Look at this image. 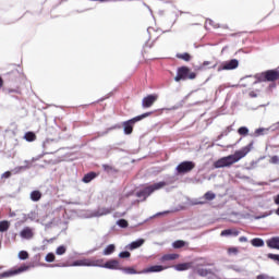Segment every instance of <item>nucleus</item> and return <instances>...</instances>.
I'll return each mask as SVG.
<instances>
[{
  "instance_id": "38",
  "label": "nucleus",
  "mask_w": 279,
  "mask_h": 279,
  "mask_svg": "<svg viewBox=\"0 0 279 279\" xmlns=\"http://www.w3.org/2000/svg\"><path fill=\"white\" fill-rule=\"evenodd\" d=\"M120 258H130L131 257V253L130 252H122L119 254Z\"/></svg>"
},
{
  "instance_id": "28",
  "label": "nucleus",
  "mask_w": 279,
  "mask_h": 279,
  "mask_svg": "<svg viewBox=\"0 0 279 279\" xmlns=\"http://www.w3.org/2000/svg\"><path fill=\"white\" fill-rule=\"evenodd\" d=\"M216 198V194L213 192H207L204 194V199L207 202H211Z\"/></svg>"
},
{
  "instance_id": "29",
  "label": "nucleus",
  "mask_w": 279,
  "mask_h": 279,
  "mask_svg": "<svg viewBox=\"0 0 279 279\" xmlns=\"http://www.w3.org/2000/svg\"><path fill=\"white\" fill-rule=\"evenodd\" d=\"M117 225L122 228V229H126L129 228V221L126 219H120L118 220Z\"/></svg>"
},
{
  "instance_id": "21",
  "label": "nucleus",
  "mask_w": 279,
  "mask_h": 279,
  "mask_svg": "<svg viewBox=\"0 0 279 279\" xmlns=\"http://www.w3.org/2000/svg\"><path fill=\"white\" fill-rule=\"evenodd\" d=\"M36 138H37V135L33 132H28V133L24 134V140H26V142L32 143V142H35Z\"/></svg>"
},
{
  "instance_id": "42",
  "label": "nucleus",
  "mask_w": 279,
  "mask_h": 279,
  "mask_svg": "<svg viewBox=\"0 0 279 279\" xmlns=\"http://www.w3.org/2000/svg\"><path fill=\"white\" fill-rule=\"evenodd\" d=\"M239 133H240L241 135H245V126L240 128V129H239Z\"/></svg>"
},
{
  "instance_id": "16",
  "label": "nucleus",
  "mask_w": 279,
  "mask_h": 279,
  "mask_svg": "<svg viewBox=\"0 0 279 279\" xmlns=\"http://www.w3.org/2000/svg\"><path fill=\"white\" fill-rule=\"evenodd\" d=\"M111 213H112V209H111V208L101 207V208H98V209H97L96 216H97V217H102V216L110 215Z\"/></svg>"
},
{
  "instance_id": "54",
  "label": "nucleus",
  "mask_w": 279,
  "mask_h": 279,
  "mask_svg": "<svg viewBox=\"0 0 279 279\" xmlns=\"http://www.w3.org/2000/svg\"><path fill=\"white\" fill-rule=\"evenodd\" d=\"M217 66V64H214V66H211V68H216Z\"/></svg>"
},
{
  "instance_id": "23",
  "label": "nucleus",
  "mask_w": 279,
  "mask_h": 279,
  "mask_svg": "<svg viewBox=\"0 0 279 279\" xmlns=\"http://www.w3.org/2000/svg\"><path fill=\"white\" fill-rule=\"evenodd\" d=\"M10 222L8 220L0 221V232H8Z\"/></svg>"
},
{
  "instance_id": "33",
  "label": "nucleus",
  "mask_w": 279,
  "mask_h": 279,
  "mask_svg": "<svg viewBox=\"0 0 279 279\" xmlns=\"http://www.w3.org/2000/svg\"><path fill=\"white\" fill-rule=\"evenodd\" d=\"M65 253H66V247L63 246V245L59 246V247L57 248V251H56V254H57V255H63V254H65Z\"/></svg>"
},
{
  "instance_id": "31",
  "label": "nucleus",
  "mask_w": 279,
  "mask_h": 279,
  "mask_svg": "<svg viewBox=\"0 0 279 279\" xmlns=\"http://www.w3.org/2000/svg\"><path fill=\"white\" fill-rule=\"evenodd\" d=\"M270 165H279V156L275 155L269 158Z\"/></svg>"
},
{
  "instance_id": "14",
  "label": "nucleus",
  "mask_w": 279,
  "mask_h": 279,
  "mask_svg": "<svg viewBox=\"0 0 279 279\" xmlns=\"http://www.w3.org/2000/svg\"><path fill=\"white\" fill-rule=\"evenodd\" d=\"M168 269V266H150L148 268H145L143 270L144 274H150V272H161L163 270Z\"/></svg>"
},
{
  "instance_id": "41",
  "label": "nucleus",
  "mask_w": 279,
  "mask_h": 279,
  "mask_svg": "<svg viewBox=\"0 0 279 279\" xmlns=\"http://www.w3.org/2000/svg\"><path fill=\"white\" fill-rule=\"evenodd\" d=\"M229 254H236L238 250L235 247H231L228 250Z\"/></svg>"
},
{
  "instance_id": "25",
  "label": "nucleus",
  "mask_w": 279,
  "mask_h": 279,
  "mask_svg": "<svg viewBox=\"0 0 279 279\" xmlns=\"http://www.w3.org/2000/svg\"><path fill=\"white\" fill-rule=\"evenodd\" d=\"M186 245H187V243L184 242L183 240H178V241L173 242L172 247L178 250V248H182Z\"/></svg>"
},
{
  "instance_id": "39",
  "label": "nucleus",
  "mask_w": 279,
  "mask_h": 279,
  "mask_svg": "<svg viewBox=\"0 0 279 279\" xmlns=\"http://www.w3.org/2000/svg\"><path fill=\"white\" fill-rule=\"evenodd\" d=\"M256 279H274L272 277L265 275V274H260L256 277Z\"/></svg>"
},
{
  "instance_id": "20",
  "label": "nucleus",
  "mask_w": 279,
  "mask_h": 279,
  "mask_svg": "<svg viewBox=\"0 0 279 279\" xmlns=\"http://www.w3.org/2000/svg\"><path fill=\"white\" fill-rule=\"evenodd\" d=\"M252 245L255 246V247H262L265 245V242L263 239H259V238H255L251 241Z\"/></svg>"
},
{
  "instance_id": "27",
  "label": "nucleus",
  "mask_w": 279,
  "mask_h": 279,
  "mask_svg": "<svg viewBox=\"0 0 279 279\" xmlns=\"http://www.w3.org/2000/svg\"><path fill=\"white\" fill-rule=\"evenodd\" d=\"M116 251V246L113 244L108 245L105 251H104V255L108 256L111 255L113 252Z\"/></svg>"
},
{
  "instance_id": "48",
  "label": "nucleus",
  "mask_w": 279,
  "mask_h": 279,
  "mask_svg": "<svg viewBox=\"0 0 279 279\" xmlns=\"http://www.w3.org/2000/svg\"><path fill=\"white\" fill-rule=\"evenodd\" d=\"M90 1L108 2V1H117V0H90Z\"/></svg>"
},
{
  "instance_id": "50",
  "label": "nucleus",
  "mask_w": 279,
  "mask_h": 279,
  "mask_svg": "<svg viewBox=\"0 0 279 279\" xmlns=\"http://www.w3.org/2000/svg\"><path fill=\"white\" fill-rule=\"evenodd\" d=\"M251 151V146H246V154Z\"/></svg>"
},
{
  "instance_id": "26",
  "label": "nucleus",
  "mask_w": 279,
  "mask_h": 279,
  "mask_svg": "<svg viewBox=\"0 0 279 279\" xmlns=\"http://www.w3.org/2000/svg\"><path fill=\"white\" fill-rule=\"evenodd\" d=\"M41 193L39 191H34L31 194V198L33 202H39V199L41 198Z\"/></svg>"
},
{
  "instance_id": "8",
  "label": "nucleus",
  "mask_w": 279,
  "mask_h": 279,
  "mask_svg": "<svg viewBox=\"0 0 279 279\" xmlns=\"http://www.w3.org/2000/svg\"><path fill=\"white\" fill-rule=\"evenodd\" d=\"M196 168L195 162L193 161H183L178 165L177 167V172L179 174H184V173H191Z\"/></svg>"
},
{
  "instance_id": "10",
  "label": "nucleus",
  "mask_w": 279,
  "mask_h": 279,
  "mask_svg": "<svg viewBox=\"0 0 279 279\" xmlns=\"http://www.w3.org/2000/svg\"><path fill=\"white\" fill-rule=\"evenodd\" d=\"M157 99H158L157 94H150L143 98L142 106L144 108H151V106H154V104L157 101Z\"/></svg>"
},
{
  "instance_id": "24",
  "label": "nucleus",
  "mask_w": 279,
  "mask_h": 279,
  "mask_svg": "<svg viewBox=\"0 0 279 279\" xmlns=\"http://www.w3.org/2000/svg\"><path fill=\"white\" fill-rule=\"evenodd\" d=\"M239 234V231L233 230V229H226L221 232L222 236H228V235H234L236 236Z\"/></svg>"
},
{
  "instance_id": "12",
  "label": "nucleus",
  "mask_w": 279,
  "mask_h": 279,
  "mask_svg": "<svg viewBox=\"0 0 279 279\" xmlns=\"http://www.w3.org/2000/svg\"><path fill=\"white\" fill-rule=\"evenodd\" d=\"M195 266V262H186L184 264H177V266H174L177 271H186L190 269H194Z\"/></svg>"
},
{
  "instance_id": "15",
  "label": "nucleus",
  "mask_w": 279,
  "mask_h": 279,
  "mask_svg": "<svg viewBox=\"0 0 279 279\" xmlns=\"http://www.w3.org/2000/svg\"><path fill=\"white\" fill-rule=\"evenodd\" d=\"M266 244L269 248L279 250V236L270 238L266 241Z\"/></svg>"
},
{
  "instance_id": "36",
  "label": "nucleus",
  "mask_w": 279,
  "mask_h": 279,
  "mask_svg": "<svg viewBox=\"0 0 279 279\" xmlns=\"http://www.w3.org/2000/svg\"><path fill=\"white\" fill-rule=\"evenodd\" d=\"M267 258L279 263V255H276V254H267Z\"/></svg>"
},
{
  "instance_id": "55",
  "label": "nucleus",
  "mask_w": 279,
  "mask_h": 279,
  "mask_svg": "<svg viewBox=\"0 0 279 279\" xmlns=\"http://www.w3.org/2000/svg\"><path fill=\"white\" fill-rule=\"evenodd\" d=\"M201 205H204L205 203H199Z\"/></svg>"
},
{
  "instance_id": "30",
  "label": "nucleus",
  "mask_w": 279,
  "mask_h": 279,
  "mask_svg": "<svg viewBox=\"0 0 279 279\" xmlns=\"http://www.w3.org/2000/svg\"><path fill=\"white\" fill-rule=\"evenodd\" d=\"M123 271L128 275H136L137 274L136 269L133 267H125V268H123Z\"/></svg>"
},
{
  "instance_id": "11",
  "label": "nucleus",
  "mask_w": 279,
  "mask_h": 279,
  "mask_svg": "<svg viewBox=\"0 0 279 279\" xmlns=\"http://www.w3.org/2000/svg\"><path fill=\"white\" fill-rule=\"evenodd\" d=\"M239 65V61L233 59V60H230V61H226L223 62L219 68H218V71H225V70H234L236 69Z\"/></svg>"
},
{
  "instance_id": "7",
  "label": "nucleus",
  "mask_w": 279,
  "mask_h": 279,
  "mask_svg": "<svg viewBox=\"0 0 279 279\" xmlns=\"http://www.w3.org/2000/svg\"><path fill=\"white\" fill-rule=\"evenodd\" d=\"M167 185L166 182H159L156 184H153L150 186H147L145 189H143L141 192L137 193V197L140 198H147L149 197L155 191L161 190L162 187H165Z\"/></svg>"
},
{
  "instance_id": "49",
  "label": "nucleus",
  "mask_w": 279,
  "mask_h": 279,
  "mask_svg": "<svg viewBox=\"0 0 279 279\" xmlns=\"http://www.w3.org/2000/svg\"><path fill=\"white\" fill-rule=\"evenodd\" d=\"M250 96H251V97H257V95H256L254 92H252V93L250 94Z\"/></svg>"
},
{
  "instance_id": "6",
  "label": "nucleus",
  "mask_w": 279,
  "mask_h": 279,
  "mask_svg": "<svg viewBox=\"0 0 279 279\" xmlns=\"http://www.w3.org/2000/svg\"><path fill=\"white\" fill-rule=\"evenodd\" d=\"M197 77L196 73L191 72V69L187 66H181L178 69L177 76L174 77L175 82L195 80Z\"/></svg>"
},
{
  "instance_id": "47",
  "label": "nucleus",
  "mask_w": 279,
  "mask_h": 279,
  "mask_svg": "<svg viewBox=\"0 0 279 279\" xmlns=\"http://www.w3.org/2000/svg\"><path fill=\"white\" fill-rule=\"evenodd\" d=\"M275 204L279 205V194L275 197Z\"/></svg>"
},
{
  "instance_id": "45",
  "label": "nucleus",
  "mask_w": 279,
  "mask_h": 279,
  "mask_svg": "<svg viewBox=\"0 0 279 279\" xmlns=\"http://www.w3.org/2000/svg\"><path fill=\"white\" fill-rule=\"evenodd\" d=\"M4 85V80L2 78V76H0V88H2Z\"/></svg>"
},
{
  "instance_id": "43",
  "label": "nucleus",
  "mask_w": 279,
  "mask_h": 279,
  "mask_svg": "<svg viewBox=\"0 0 279 279\" xmlns=\"http://www.w3.org/2000/svg\"><path fill=\"white\" fill-rule=\"evenodd\" d=\"M11 74H13L14 76H20L21 75V73L17 70L12 71Z\"/></svg>"
},
{
  "instance_id": "46",
  "label": "nucleus",
  "mask_w": 279,
  "mask_h": 279,
  "mask_svg": "<svg viewBox=\"0 0 279 279\" xmlns=\"http://www.w3.org/2000/svg\"><path fill=\"white\" fill-rule=\"evenodd\" d=\"M9 93H16V94H21V90H19V89H9Z\"/></svg>"
},
{
  "instance_id": "17",
  "label": "nucleus",
  "mask_w": 279,
  "mask_h": 279,
  "mask_svg": "<svg viewBox=\"0 0 279 279\" xmlns=\"http://www.w3.org/2000/svg\"><path fill=\"white\" fill-rule=\"evenodd\" d=\"M180 256L178 254H166L160 258L161 263L170 262V260H175Z\"/></svg>"
},
{
  "instance_id": "22",
  "label": "nucleus",
  "mask_w": 279,
  "mask_h": 279,
  "mask_svg": "<svg viewBox=\"0 0 279 279\" xmlns=\"http://www.w3.org/2000/svg\"><path fill=\"white\" fill-rule=\"evenodd\" d=\"M177 58L183 61L190 62L192 59V56L189 52H184V53H178Z\"/></svg>"
},
{
  "instance_id": "52",
  "label": "nucleus",
  "mask_w": 279,
  "mask_h": 279,
  "mask_svg": "<svg viewBox=\"0 0 279 279\" xmlns=\"http://www.w3.org/2000/svg\"><path fill=\"white\" fill-rule=\"evenodd\" d=\"M240 241H241V242H242V241H245V238H244V236L240 238Z\"/></svg>"
},
{
  "instance_id": "44",
  "label": "nucleus",
  "mask_w": 279,
  "mask_h": 279,
  "mask_svg": "<svg viewBox=\"0 0 279 279\" xmlns=\"http://www.w3.org/2000/svg\"><path fill=\"white\" fill-rule=\"evenodd\" d=\"M104 169H105V171H111L112 167H110L108 165H104Z\"/></svg>"
},
{
  "instance_id": "9",
  "label": "nucleus",
  "mask_w": 279,
  "mask_h": 279,
  "mask_svg": "<svg viewBox=\"0 0 279 279\" xmlns=\"http://www.w3.org/2000/svg\"><path fill=\"white\" fill-rule=\"evenodd\" d=\"M29 270V266H20L19 268L14 269V270H9V271H4L0 275L1 278H9V277H12L14 275H19V274H22V272H25Z\"/></svg>"
},
{
  "instance_id": "34",
  "label": "nucleus",
  "mask_w": 279,
  "mask_h": 279,
  "mask_svg": "<svg viewBox=\"0 0 279 279\" xmlns=\"http://www.w3.org/2000/svg\"><path fill=\"white\" fill-rule=\"evenodd\" d=\"M45 259L47 263H53V262H56V255H53L52 253H49V254H47Z\"/></svg>"
},
{
  "instance_id": "32",
  "label": "nucleus",
  "mask_w": 279,
  "mask_h": 279,
  "mask_svg": "<svg viewBox=\"0 0 279 279\" xmlns=\"http://www.w3.org/2000/svg\"><path fill=\"white\" fill-rule=\"evenodd\" d=\"M29 255L26 251H22L19 253V258L22 259V260H26L28 259Z\"/></svg>"
},
{
  "instance_id": "51",
  "label": "nucleus",
  "mask_w": 279,
  "mask_h": 279,
  "mask_svg": "<svg viewBox=\"0 0 279 279\" xmlns=\"http://www.w3.org/2000/svg\"><path fill=\"white\" fill-rule=\"evenodd\" d=\"M245 135L248 136L250 135V131L247 129H245Z\"/></svg>"
},
{
  "instance_id": "40",
  "label": "nucleus",
  "mask_w": 279,
  "mask_h": 279,
  "mask_svg": "<svg viewBox=\"0 0 279 279\" xmlns=\"http://www.w3.org/2000/svg\"><path fill=\"white\" fill-rule=\"evenodd\" d=\"M11 175H12L11 171H5L4 173L1 174V178L2 179H9V178H11Z\"/></svg>"
},
{
  "instance_id": "4",
  "label": "nucleus",
  "mask_w": 279,
  "mask_h": 279,
  "mask_svg": "<svg viewBox=\"0 0 279 279\" xmlns=\"http://www.w3.org/2000/svg\"><path fill=\"white\" fill-rule=\"evenodd\" d=\"M257 80H258V82H263V83L278 82L279 81V69L267 70L266 72L258 74Z\"/></svg>"
},
{
  "instance_id": "5",
  "label": "nucleus",
  "mask_w": 279,
  "mask_h": 279,
  "mask_svg": "<svg viewBox=\"0 0 279 279\" xmlns=\"http://www.w3.org/2000/svg\"><path fill=\"white\" fill-rule=\"evenodd\" d=\"M150 114H151V112H145V113H143L141 116H137V117H135V118H133L131 120H128V121L123 122L124 133L126 135H131L133 133V131H134L135 123H137L138 121L149 117Z\"/></svg>"
},
{
  "instance_id": "2",
  "label": "nucleus",
  "mask_w": 279,
  "mask_h": 279,
  "mask_svg": "<svg viewBox=\"0 0 279 279\" xmlns=\"http://www.w3.org/2000/svg\"><path fill=\"white\" fill-rule=\"evenodd\" d=\"M211 265L213 264H209V262H207V259L199 258V259H195L193 269L199 277L205 278V277L211 276V278H217V276L215 275V271L213 269L203 268V267H209Z\"/></svg>"
},
{
  "instance_id": "37",
  "label": "nucleus",
  "mask_w": 279,
  "mask_h": 279,
  "mask_svg": "<svg viewBox=\"0 0 279 279\" xmlns=\"http://www.w3.org/2000/svg\"><path fill=\"white\" fill-rule=\"evenodd\" d=\"M211 64H213L211 61H204V62L201 64L199 69H201V70H205L207 66H209V65H211Z\"/></svg>"
},
{
  "instance_id": "13",
  "label": "nucleus",
  "mask_w": 279,
  "mask_h": 279,
  "mask_svg": "<svg viewBox=\"0 0 279 279\" xmlns=\"http://www.w3.org/2000/svg\"><path fill=\"white\" fill-rule=\"evenodd\" d=\"M20 236H22V239L31 240L34 238V230L31 227H25L22 229V232H20Z\"/></svg>"
},
{
  "instance_id": "18",
  "label": "nucleus",
  "mask_w": 279,
  "mask_h": 279,
  "mask_svg": "<svg viewBox=\"0 0 279 279\" xmlns=\"http://www.w3.org/2000/svg\"><path fill=\"white\" fill-rule=\"evenodd\" d=\"M97 173L96 172H89L87 174H85V177L82 178V182L84 183H89L92 182L95 178H97Z\"/></svg>"
},
{
  "instance_id": "35",
  "label": "nucleus",
  "mask_w": 279,
  "mask_h": 279,
  "mask_svg": "<svg viewBox=\"0 0 279 279\" xmlns=\"http://www.w3.org/2000/svg\"><path fill=\"white\" fill-rule=\"evenodd\" d=\"M268 130L267 129H258L255 131L254 135L255 136H263L265 135V132H267Z\"/></svg>"
},
{
  "instance_id": "19",
  "label": "nucleus",
  "mask_w": 279,
  "mask_h": 279,
  "mask_svg": "<svg viewBox=\"0 0 279 279\" xmlns=\"http://www.w3.org/2000/svg\"><path fill=\"white\" fill-rule=\"evenodd\" d=\"M145 243L144 239H138L130 244V250L133 251L135 248L141 247Z\"/></svg>"
},
{
  "instance_id": "3",
  "label": "nucleus",
  "mask_w": 279,
  "mask_h": 279,
  "mask_svg": "<svg viewBox=\"0 0 279 279\" xmlns=\"http://www.w3.org/2000/svg\"><path fill=\"white\" fill-rule=\"evenodd\" d=\"M241 158H243V155L241 153H235L234 155L222 157L216 160V162H214V168L216 169L230 168L232 165L236 163Z\"/></svg>"
},
{
  "instance_id": "53",
  "label": "nucleus",
  "mask_w": 279,
  "mask_h": 279,
  "mask_svg": "<svg viewBox=\"0 0 279 279\" xmlns=\"http://www.w3.org/2000/svg\"><path fill=\"white\" fill-rule=\"evenodd\" d=\"M277 216H279V207L277 208Z\"/></svg>"
},
{
  "instance_id": "1",
  "label": "nucleus",
  "mask_w": 279,
  "mask_h": 279,
  "mask_svg": "<svg viewBox=\"0 0 279 279\" xmlns=\"http://www.w3.org/2000/svg\"><path fill=\"white\" fill-rule=\"evenodd\" d=\"M77 267H100V268H107L111 270H120L121 264H119V259H109V262H106L104 264V259H96V258H89V259H76L73 264Z\"/></svg>"
}]
</instances>
